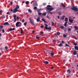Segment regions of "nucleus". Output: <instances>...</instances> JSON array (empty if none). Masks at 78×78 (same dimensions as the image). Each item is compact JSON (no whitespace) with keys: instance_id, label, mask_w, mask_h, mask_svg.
<instances>
[{"instance_id":"nucleus-55","label":"nucleus","mask_w":78,"mask_h":78,"mask_svg":"<svg viewBox=\"0 0 78 78\" xmlns=\"http://www.w3.org/2000/svg\"><path fill=\"white\" fill-rule=\"evenodd\" d=\"M45 26H46V27H48V25L47 24H45Z\"/></svg>"},{"instance_id":"nucleus-36","label":"nucleus","mask_w":78,"mask_h":78,"mask_svg":"<svg viewBox=\"0 0 78 78\" xmlns=\"http://www.w3.org/2000/svg\"><path fill=\"white\" fill-rule=\"evenodd\" d=\"M56 34H58V36H59V35H60V33L59 32H57Z\"/></svg>"},{"instance_id":"nucleus-32","label":"nucleus","mask_w":78,"mask_h":78,"mask_svg":"<svg viewBox=\"0 0 78 78\" xmlns=\"http://www.w3.org/2000/svg\"><path fill=\"white\" fill-rule=\"evenodd\" d=\"M29 20L30 21V22H31V21H32V19H31V18H30L29 19Z\"/></svg>"},{"instance_id":"nucleus-5","label":"nucleus","mask_w":78,"mask_h":78,"mask_svg":"<svg viewBox=\"0 0 78 78\" xmlns=\"http://www.w3.org/2000/svg\"><path fill=\"white\" fill-rule=\"evenodd\" d=\"M33 5H34V6H37L38 5L37 3V2H36V1H34V2Z\"/></svg>"},{"instance_id":"nucleus-34","label":"nucleus","mask_w":78,"mask_h":78,"mask_svg":"<svg viewBox=\"0 0 78 78\" xmlns=\"http://www.w3.org/2000/svg\"><path fill=\"white\" fill-rule=\"evenodd\" d=\"M37 9V7L35 6L34 7V10H36V9Z\"/></svg>"},{"instance_id":"nucleus-45","label":"nucleus","mask_w":78,"mask_h":78,"mask_svg":"<svg viewBox=\"0 0 78 78\" xmlns=\"http://www.w3.org/2000/svg\"><path fill=\"white\" fill-rule=\"evenodd\" d=\"M2 33H5V30H4V29L2 30Z\"/></svg>"},{"instance_id":"nucleus-2","label":"nucleus","mask_w":78,"mask_h":78,"mask_svg":"<svg viewBox=\"0 0 78 78\" xmlns=\"http://www.w3.org/2000/svg\"><path fill=\"white\" fill-rule=\"evenodd\" d=\"M21 25H22V24L20 22H17L16 24V26L17 27H20Z\"/></svg>"},{"instance_id":"nucleus-17","label":"nucleus","mask_w":78,"mask_h":78,"mask_svg":"<svg viewBox=\"0 0 78 78\" xmlns=\"http://www.w3.org/2000/svg\"><path fill=\"white\" fill-rule=\"evenodd\" d=\"M41 20L42 21H43V22H44L45 23H47V22H46L45 20V19L44 18H42V19H41Z\"/></svg>"},{"instance_id":"nucleus-23","label":"nucleus","mask_w":78,"mask_h":78,"mask_svg":"<svg viewBox=\"0 0 78 78\" xmlns=\"http://www.w3.org/2000/svg\"><path fill=\"white\" fill-rule=\"evenodd\" d=\"M61 5H62V6H63V7L64 8H65V7H66V6H65V5H64V4H63V3H62Z\"/></svg>"},{"instance_id":"nucleus-16","label":"nucleus","mask_w":78,"mask_h":78,"mask_svg":"<svg viewBox=\"0 0 78 78\" xmlns=\"http://www.w3.org/2000/svg\"><path fill=\"white\" fill-rule=\"evenodd\" d=\"M74 48L75 50H78V46H75L74 47Z\"/></svg>"},{"instance_id":"nucleus-31","label":"nucleus","mask_w":78,"mask_h":78,"mask_svg":"<svg viewBox=\"0 0 78 78\" xmlns=\"http://www.w3.org/2000/svg\"><path fill=\"white\" fill-rule=\"evenodd\" d=\"M26 5H28L29 4V2L26 1Z\"/></svg>"},{"instance_id":"nucleus-28","label":"nucleus","mask_w":78,"mask_h":78,"mask_svg":"<svg viewBox=\"0 0 78 78\" xmlns=\"http://www.w3.org/2000/svg\"><path fill=\"white\" fill-rule=\"evenodd\" d=\"M28 12H30V13H31V12H32V11H31V10L30 9H29Z\"/></svg>"},{"instance_id":"nucleus-61","label":"nucleus","mask_w":78,"mask_h":78,"mask_svg":"<svg viewBox=\"0 0 78 78\" xmlns=\"http://www.w3.org/2000/svg\"><path fill=\"white\" fill-rule=\"evenodd\" d=\"M47 18H48V19H49V16H47Z\"/></svg>"},{"instance_id":"nucleus-22","label":"nucleus","mask_w":78,"mask_h":78,"mask_svg":"<svg viewBox=\"0 0 78 78\" xmlns=\"http://www.w3.org/2000/svg\"><path fill=\"white\" fill-rule=\"evenodd\" d=\"M77 53L76 52V51H74L73 52V55H76Z\"/></svg>"},{"instance_id":"nucleus-48","label":"nucleus","mask_w":78,"mask_h":78,"mask_svg":"<svg viewBox=\"0 0 78 78\" xmlns=\"http://www.w3.org/2000/svg\"><path fill=\"white\" fill-rule=\"evenodd\" d=\"M44 26L43 25H41V28H44Z\"/></svg>"},{"instance_id":"nucleus-4","label":"nucleus","mask_w":78,"mask_h":78,"mask_svg":"<svg viewBox=\"0 0 78 78\" xmlns=\"http://www.w3.org/2000/svg\"><path fill=\"white\" fill-rule=\"evenodd\" d=\"M18 11H18V10L15 8L14 9L13 11L12 12L13 13H16V12H18Z\"/></svg>"},{"instance_id":"nucleus-14","label":"nucleus","mask_w":78,"mask_h":78,"mask_svg":"<svg viewBox=\"0 0 78 78\" xmlns=\"http://www.w3.org/2000/svg\"><path fill=\"white\" fill-rule=\"evenodd\" d=\"M15 9H19V5H16Z\"/></svg>"},{"instance_id":"nucleus-24","label":"nucleus","mask_w":78,"mask_h":78,"mask_svg":"<svg viewBox=\"0 0 78 78\" xmlns=\"http://www.w3.org/2000/svg\"><path fill=\"white\" fill-rule=\"evenodd\" d=\"M67 72H68V73H70V72H71V71H70V69H68L67 70Z\"/></svg>"},{"instance_id":"nucleus-11","label":"nucleus","mask_w":78,"mask_h":78,"mask_svg":"<svg viewBox=\"0 0 78 78\" xmlns=\"http://www.w3.org/2000/svg\"><path fill=\"white\" fill-rule=\"evenodd\" d=\"M69 22H70L71 23H73V20H72L70 19H69Z\"/></svg>"},{"instance_id":"nucleus-12","label":"nucleus","mask_w":78,"mask_h":78,"mask_svg":"<svg viewBox=\"0 0 78 78\" xmlns=\"http://www.w3.org/2000/svg\"><path fill=\"white\" fill-rule=\"evenodd\" d=\"M64 17H65V16L64 15H63L62 18L61 19V20H64Z\"/></svg>"},{"instance_id":"nucleus-13","label":"nucleus","mask_w":78,"mask_h":78,"mask_svg":"<svg viewBox=\"0 0 78 78\" xmlns=\"http://www.w3.org/2000/svg\"><path fill=\"white\" fill-rule=\"evenodd\" d=\"M74 28L75 29V30H78V27H77V26H75L74 27Z\"/></svg>"},{"instance_id":"nucleus-53","label":"nucleus","mask_w":78,"mask_h":78,"mask_svg":"<svg viewBox=\"0 0 78 78\" xmlns=\"http://www.w3.org/2000/svg\"><path fill=\"white\" fill-rule=\"evenodd\" d=\"M22 22H23H23H25V20H22Z\"/></svg>"},{"instance_id":"nucleus-33","label":"nucleus","mask_w":78,"mask_h":78,"mask_svg":"<svg viewBox=\"0 0 78 78\" xmlns=\"http://www.w3.org/2000/svg\"><path fill=\"white\" fill-rule=\"evenodd\" d=\"M63 36L64 37H66L67 36V35L64 34L63 35Z\"/></svg>"},{"instance_id":"nucleus-30","label":"nucleus","mask_w":78,"mask_h":78,"mask_svg":"<svg viewBox=\"0 0 78 78\" xmlns=\"http://www.w3.org/2000/svg\"><path fill=\"white\" fill-rule=\"evenodd\" d=\"M3 28V26L2 25L0 26V29H2V28Z\"/></svg>"},{"instance_id":"nucleus-44","label":"nucleus","mask_w":78,"mask_h":78,"mask_svg":"<svg viewBox=\"0 0 78 78\" xmlns=\"http://www.w3.org/2000/svg\"><path fill=\"white\" fill-rule=\"evenodd\" d=\"M24 25L26 26L27 25V22L24 23Z\"/></svg>"},{"instance_id":"nucleus-49","label":"nucleus","mask_w":78,"mask_h":78,"mask_svg":"<svg viewBox=\"0 0 78 78\" xmlns=\"http://www.w3.org/2000/svg\"><path fill=\"white\" fill-rule=\"evenodd\" d=\"M10 5H12V1L10 2Z\"/></svg>"},{"instance_id":"nucleus-9","label":"nucleus","mask_w":78,"mask_h":78,"mask_svg":"<svg viewBox=\"0 0 78 78\" xmlns=\"http://www.w3.org/2000/svg\"><path fill=\"white\" fill-rule=\"evenodd\" d=\"M4 25H9V23L8 22H6L4 23L3 24Z\"/></svg>"},{"instance_id":"nucleus-27","label":"nucleus","mask_w":78,"mask_h":78,"mask_svg":"<svg viewBox=\"0 0 78 78\" xmlns=\"http://www.w3.org/2000/svg\"><path fill=\"white\" fill-rule=\"evenodd\" d=\"M30 23H31L32 24V25H33V26H34V23L32 22V21H30Z\"/></svg>"},{"instance_id":"nucleus-54","label":"nucleus","mask_w":78,"mask_h":78,"mask_svg":"<svg viewBox=\"0 0 78 78\" xmlns=\"http://www.w3.org/2000/svg\"><path fill=\"white\" fill-rule=\"evenodd\" d=\"M62 44H64V41H62Z\"/></svg>"},{"instance_id":"nucleus-51","label":"nucleus","mask_w":78,"mask_h":78,"mask_svg":"<svg viewBox=\"0 0 78 78\" xmlns=\"http://www.w3.org/2000/svg\"><path fill=\"white\" fill-rule=\"evenodd\" d=\"M58 14H59V15H61V12H58Z\"/></svg>"},{"instance_id":"nucleus-18","label":"nucleus","mask_w":78,"mask_h":78,"mask_svg":"<svg viewBox=\"0 0 78 78\" xmlns=\"http://www.w3.org/2000/svg\"><path fill=\"white\" fill-rule=\"evenodd\" d=\"M44 63L46 64H48L49 62L48 61H46L44 62Z\"/></svg>"},{"instance_id":"nucleus-10","label":"nucleus","mask_w":78,"mask_h":78,"mask_svg":"<svg viewBox=\"0 0 78 78\" xmlns=\"http://www.w3.org/2000/svg\"><path fill=\"white\" fill-rule=\"evenodd\" d=\"M40 19H41V18H40V17H38L37 18V22H39V21H40Z\"/></svg>"},{"instance_id":"nucleus-58","label":"nucleus","mask_w":78,"mask_h":78,"mask_svg":"<svg viewBox=\"0 0 78 78\" xmlns=\"http://www.w3.org/2000/svg\"><path fill=\"white\" fill-rule=\"evenodd\" d=\"M41 34H44V32H41Z\"/></svg>"},{"instance_id":"nucleus-1","label":"nucleus","mask_w":78,"mask_h":78,"mask_svg":"<svg viewBox=\"0 0 78 78\" xmlns=\"http://www.w3.org/2000/svg\"><path fill=\"white\" fill-rule=\"evenodd\" d=\"M72 7L71 8V9L73 10V11H78V7L72 5Z\"/></svg>"},{"instance_id":"nucleus-63","label":"nucleus","mask_w":78,"mask_h":78,"mask_svg":"<svg viewBox=\"0 0 78 78\" xmlns=\"http://www.w3.org/2000/svg\"><path fill=\"white\" fill-rule=\"evenodd\" d=\"M35 31L34 30H33V31H32V33H34Z\"/></svg>"},{"instance_id":"nucleus-42","label":"nucleus","mask_w":78,"mask_h":78,"mask_svg":"<svg viewBox=\"0 0 78 78\" xmlns=\"http://www.w3.org/2000/svg\"><path fill=\"white\" fill-rule=\"evenodd\" d=\"M2 18H5V15H2Z\"/></svg>"},{"instance_id":"nucleus-20","label":"nucleus","mask_w":78,"mask_h":78,"mask_svg":"<svg viewBox=\"0 0 78 78\" xmlns=\"http://www.w3.org/2000/svg\"><path fill=\"white\" fill-rule=\"evenodd\" d=\"M65 22H67V23L68 22V18H66L65 19Z\"/></svg>"},{"instance_id":"nucleus-60","label":"nucleus","mask_w":78,"mask_h":78,"mask_svg":"<svg viewBox=\"0 0 78 78\" xmlns=\"http://www.w3.org/2000/svg\"><path fill=\"white\" fill-rule=\"evenodd\" d=\"M36 38H37V39H39V37H36Z\"/></svg>"},{"instance_id":"nucleus-29","label":"nucleus","mask_w":78,"mask_h":78,"mask_svg":"<svg viewBox=\"0 0 78 78\" xmlns=\"http://www.w3.org/2000/svg\"><path fill=\"white\" fill-rule=\"evenodd\" d=\"M22 33H23V29H21V30L20 34H22Z\"/></svg>"},{"instance_id":"nucleus-8","label":"nucleus","mask_w":78,"mask_h":78,"mask_svg":"<svg viewBox=\"0 0 78 78\" xmlns=\"http://www.w3.org/2000/svg\"><path fill=\"white\" fill-rule=\"evenodd\" d=\"M13 17L14 18V22H16L17 20H16V15H13Z\"/></svg>"},{"instance_id":"nucleus-38","label":"nucleus","mask_w":78,"mask_h":78,"mask_svg":"<svg viewBox=\"0 0 78 78\" xmlns=\"http://www.w3.org/2000/svg\"><path fill=\"white\" fill-rule=\"evenodd\" d=\"M37 12L38 13H39L40 12H41V11H40V10H38L37 11Z\"/></svg>"},{"instance_id":"nucleus-41","label":"nucleus","mask_w":78,"mask_h":78,"mask_svg":"<svg viewBox=\"0 0 78 78\" xmlns=\"http://www.w3.org/2000/svg\"><path fill=\"white\" fill-rule=\"evenodd\" d=\"M41 14H42V13L41 12L38 13V15H39V16H41Z\"/></svg>"},{"instance_id":"nucleus-50","label":"nucleus","mask_w":78,"mask_h":78,"mask_svg":"<svg viewBox=\"0 0 78 78\" xmlns=\"http://www.w3.org/2000/svg\"><path fill=\"white\" fill-rule=\"evenodd\" d=\"M2 12H3V11L2 10H0V13H2Z\"/></svg>"},{"instance_id":"nucleus-47","label":"nucleus","mask_w":78,"mask_h":78,"mask_svg":"<svg viewBox=\"0 0 78 78\" xmlns=\"http://www.w3.org/2000/svg\"><path fill=\"white\" fill-rule=\"evenodd\" d=\"M52 26H53V25H54V22H52Z\"/></svg>"},{"instance_id":"nucleus-64","label":"nucleus","mask_w":78,"mask_h":78,"mask_svg":"<svg viewBox=\"0 0 78 78\" xmlns=\"http://www.w3.org/2000/svg\"><path fill=\"white\" fill-rule=\"evenodd\" d=\"M67 42L68 44H70V43H69V41H67Z\"/></svg>"},{"instance_id":"nucleus-56","label":"nucleus","mask_w":78,"mask_h":78,"mask_svg":"<svg viewBox=\"0 0 78 78\" xmlns=\"http://www.w3.org/2000/svg\"><path fill=\"white\" fill-rule=\"evenodd\" d=\"M7 14L9 15V12H7Z\"/></svg>"},{"instance_id":"nucleus-37","label":"nucleus","mask_w":78,"mask_h":78,"mask_svg":"<svg viewBox=\"0 0 78 78\" xmlns=\"http://www.w3.org/2000/svg\"><path fill=\"white\" fill-rule=\"evenodd\" d=\"M8 48V46H5V50H7Z\"/></svg>"},{"instance_id":"nucleus-26","label":"nucleus","mask_w":78,"mask_h":78,"mask_svg":"<svg viewBox=\"0 0 78 78\" xmlns=\"http://www.w3.org/2000/svg\"><path fill=\"white\" fill-rule=\"evenodd\" d=\"M60 28L61 29H64V27L63 26H60Z\"/></svg>"},{"instance_id":"nucleus-21","label":"nucleus","mask_w":78,"mask_h":78,"mask_svg":"<svg viewBox=\"0 0 78 78\" xmlns=\"http://www.w3.org/2000/svg\"><path fill=\"white\" fill-rule=\"evenodd\" d=\"M67 22H66L65 23L64 25L65 27H67Z\"/></svg>"},{"instance_id":"nucleus-6","label":"nucleus","mask_w":78,"mask_h":78,"mask_svg":"<svg viewBox=\"0 0 78 78\" xmlns=\"http://www.w3.org/2000/svg\"><path fill=\"white\" fill-rule=\"evenodd\" d=\"M45 30H51V27H45Z\"/></svg>"},{"instance_id":"nucleus-25","label":"nucleus","mask_w":78,"mask_h":78,"mask_svg":"<svg viewBox=\"0 0 78 78\" xmlns=\"http://www.w3.org/2000/svg\"><path fill=\"white\" fill-rule=\"evenodd\" d=\"M50 55L51 56H54V53H51Z\"/></svg>"},{"instance_id":"nucleus-59","label":"nucleus","mask_w":78,"mask_h":78,"mask_svg":"<svg viewBox=\"0 0 78 78\" xmlns=\"http://www.w3.org/2000/svg\"><path fill=\"white\" fill-rule=\"evenodd\" d=\"M57 18H58V19H59V16H58Z\"/></svg>"},{"instance_id":"nucleus-52","label":"nucleus","mask_w":78,"mask_h":78,"mask_svg":"<svg viewBox=\"0 0 78 78\" xmlns=\"http://www.w3.org/2000/svg\"><path fill=\"white\" fill-rule=\"evenodd\" d=\"M68 31H71V29L70 28H69L68 29Z\"/></svg>"},{"instance_id":"nucleus-15","label":"nucleus","mask_w":78,"mask_h":78,"mask_svg":"<svg viewBox=\"0 0 78 78\" xmlns=\"http://www.w3.org/2000/svg\"><path fill=\"white\" fill-rule=\"evenodd\" d=\"M47 12H48V13H50V14L51 15L53 14V13L52 12H51L50 11H47Z\"/></svg>"},{"instance_id":"nucleus-19","label":"nucleus","mask_w":78,"mask_h":78,"mask_svg":"<svg viewBox=\"0 0 78 78\" xmlns=\"http://www.w3.org/2000/svg\"><path fill=\"white\" fill-rule=\"evenodd\" d=\"M46 14H47V13L46 12H45L42 13V15L43 16H45Z\"/></svg>"},{"instance_id":"nucleus-39","label":"nucleus","mask_w":78,"mask_h":78,"mask_svg":"<svg viewBox=\"0 0 78 78\" xmlns=\"http://www.w3.org/2000/svg\"><path fill=\"white\" fill-rule=\"evenodd\" d=\"M47 7H48V8H50L51 7V6L50 5H48L47 6Z\"/></svg>"},{"instance_id":"nucleus-3","label":"nucleus","mask_w":78,"mask_h":78,"mask_svg":"<svg viewBox=\"0 0 78 78\" xmlns=\"http://www.w3.org/2000/svg\"><path fill=\"white\" fill-rule=\"evenodd\" d=\"M47 10H48L49 11H52L53 10V8L51 7V8H46Z\"/></svg>"},{"instance_id":"nucleus-43","label":"nucleus","mask_w":78,"mask_h":78,"mask_svg":"<svg viewBox=\"0 0 78 78\" xmlns=\"http://www.w3.org/2000/svg\"><path fill=\"white\" fill-rule=\"evenodd\" d=\"M65 46H66V47H69V46L67 44H65Z\"/></svg>"},{"instance_id":"nucleus-46","label":"nucleus","mask_w":78,"mask_h":78,"mask_svg":"<svg viewBox=\"0 0 78 78\" xmlns=\"http://www.w3.org/2000/svg\"><path fill=\"white\" fill-rule=\"evenodd\" d=\"M74 45H77V44H76V43H74Z\"/></svg>"},{"instance_id":"nucleus-40","label":"nucleus","mask_w":78,"mask_h":78,"mask_svg":"<svg viewBox=\"0 0 78 78\" xmlns=\"http://www.w3.org/2000/svg\"><path fill=\"white\" fill-rule=\"evenodd\" d=\"M43 5H44V6H45V5H46V4L45 3H43Z\"/></svg>"},{"instance_id":"nucleus-62","label":"nucleus","mask_w":78,"mask_h":78,"mask_svg":"<svg viewBox=\"0 0 78 78\" xmlns=\"http://www.w3.org/2000/svg\"><path fill=\"white\" fill-rule=\"evenodd\" d=\"M16 19H19V17H17Z\"/></svg>"},{"instance_id":"nucleus-35","label":"nucleus","mask_w":78,"mask_h":78,"mask_svg":"<svg viewBox=\"0 0 78 78\" xmlns=\"http://www.w3.org/2000/svg\"><path fill=\"white\" fill-rule=\"evenodd\" d=\"M62 45V44L61 43L59 44V47H61Z\"/></svg>"},{"instance_id":"nucleus-57","label":"nucleus","mask_w":78,"mask_h":78,"mask_svg":"<svg viewBox=\"0 0 78 78\" xmlns=\"http://www.w3.org/2000/svg\"><path fill=\"white\" fill-rule=\"evenodd\" d=\"M53 42H56V40H53Z\"/></svg>"},{"instance_id":"nucleus-7","label":"nucleus","mask_w":78,"mask_h":78,"mask_svg":"<svg viewBox=\"0 0 78 78\" xmlns=\"http://www.w3.org/2000/svg\"><path fill=\"white\" fill-rule=\"evenodd\" d=\"M16 30V29L14 28H13L12 29V28H9L8 29V30L10 31H14V30Z\"/></svg>"}]
</instances>
